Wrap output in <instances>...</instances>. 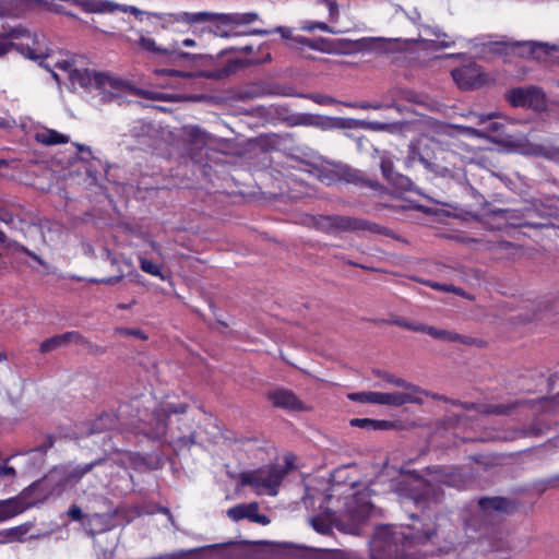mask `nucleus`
<instances>
[{"instance_id":"nucleus-61","label":"nucleus","mask_w":559,"mask_h":559,"mask_svg":"<svg viewBox=\"0 0 559 559\" xmlns=\"http://www.w3.org/2000/svg\"><path fill=\"white\" fill-rule=\"evenodd\" d=\"M558 483H559V475H557V476H555V477H552V478H550V479H548V480L546 481V484H547L548 486H550V487H555V486H557V484H558Z\"/></svg>"},{"instance_id":"nucleus-63","label":"nucleus","mask_w":559,"mask_h":559,"mask_svg":"<svg viewBox=\"0 0 559 559\" xmlns=\"http://www.w3.org/2000/svg\"><path fill=\"white\" fill-rule=\"evenodd\" d=\"M10 45L5 41H0V55H4L8 52Z\"/></svg>"},{"instance_id":"nucleus-46","label":"nucleus","mask_w":559,"mask_h":559,"mask_svg":"<svg viewBox=\"0 0 559 559\" xmlns=\"http://www.w3.org/2000/svg\"><path fill=\"white\" fill-rule=\"evenodd\" d=\"M345 105L350 108H360V109H380L383 107L382 104H380V103H368V102L345 103Z\"/></svg>"},{"instance_id":"nucleus-57","label":"nucleus","mask_w":559,"mask_h":559,"mask_svg":"<svg viewBox=\"0 0 559 559\" xmlns=\"http://www.w3.org/2000/svg\"><path fill=\"white\" fill-rule=\"evenodd\" d=\"M49 10L55 12V13H60V14H67V12L64 11L63 7L62 5H59V4H50L49 5ZM68 15H70V13H68ZM71 16H73V14H71Z\"/></svg>"},{"instance_id":"nucleus-21","label":"nucleus","mask_w":559,"mask_h":559,"mask_svg":"<svg viewBox=\"0 0 559 559\" xmlns=\"http://www.w3.org/2000/svg\"><path fill=\"white\" fill-rule=\"evenodd\" d=\"M518 47H520L521 55L526 57H532L534 59H543L546 56H548L551 51L557 50L556 45H550L545 41H522V43H515Z\"/></svg>"},{"instance_id":"nucleus-33","label":"nucleus","mask_w":559,"mask_h":559,"mask_svg":"<svg viewBox=\"0 0 559 559\" xmlns=\"http://www.w3.org/2000/svg\"><path fill=\"white\" fill-rule=\"evenodd\" d=\"M140 269L150 275L156 276L160 278L162 281H166L167 276L162 272V264H157L148 260L143 254H139L138 257Z\"/></svg>"},{"instance_id":"nucleus-47","label":"nucleus","mask_w":559,"mask_h":559,"mask_svg":"<svg viewBox=\"0 0 559 559\" xmlns=\"http://www.w3.org/2000/svg\"><path fill=\"white\" fill-rule=\"evenodd\" d=\"M16 475L15 469L8 464L0 465V483L3 479L14 478Z\"/></svg>"},{"instance_id":"nucleus-35","label":"nucleus","mask_w":559,"mask_h":559,"mask_svg":"<svg viewBox=\"0 0 559 559\" xmlns=\"http://www.w3.org/2000/svg\"><path fill=\"white\" fill-rule=\"evenodd\" d=\"M376 396H378V392H355L348 394V399L350 401L370 404L378 403V399Z\"/></svg>"},{"instance_id":"nucleus-53","label":"nucleus","mask_w":559,"mask_h":559,"mask_svg":"<svg viewBox=\"0 0 559 559\" xmlns=\"http://www.w3.org/2000/svg\"><path fill=\"white\" fill-rule=\"evenodd\" d=\"M311 523L317 532L326 533L330 530V527L319 519H312Z\"/></svg>"},{"instance_id":"nucleus-64","label":"nucleus","mask_w":559,"mask_h":559,"mask_svg":"<svg viewBox=\"0 0 559 559\" xmlns=\"http://www.w3.org/2000/svg\"><path fill=\"white\" fill-rule=\"evenodd\" d=\"M369 124L372 130H383L385 127L383 123L380 122H370Z\"/></svg>"},{"instance_id":"nucleus-23","label":"nucleus","mask_w":559,"mask_h":559,"mask_svg":"<svg viewBox=\"0 0 559 559\" xmlns=\"http://www.w3.org/2000/svg\"><path fill=\"white\" fill-rule=\"evenodd\" d=\"M82 340V335L79 332L72 331L67 332L60 335H55L50 338L45 340L40 346L39 350L41 353H49L56 348L64 346L69 343L75 342L79 343Z\"/></svg>"},{"instance_id":"nucleus-16","label":"nucleus","mask_w":559,"mask_h":559,"mask_svg":"<svg viewBox=\"0 0 559 559\" xmlns=\"http://www.w3.org/2000/svg\"><path fill=\"white\" fill-rule=\"evenodd\" d=\"M421 395H428L427 391L412 392L404 390V392H378V396L376 397L378 399V405L401 407L406 404L421 405L424 403Z\"/></svg>"},{"instance_id":"nucleus-15","label":"nucleus","mask_w":559,"mask_h":559,"mask_svg":"<svg viewBox=\"0 0 559 559\" xmlns=\"http://www.w3.org/2000/svg\"><path fill=\"white\" fill-rule=\"evenodd\" d=\"M187 404L160 406L154 412V426L150 429L148 436L152 439H162L166 435L167 418L171 414H183L187 411Z\"/></svg>"},{"instance_id":"nucleus-30","label":"nucleus","mask_w":559,"mask_h":559,"mask_svg":"<svg viewBox=\"0 0 559 559\" xmlns=\"http://www.w3.org/2000/svg\"><path fill=\"white\" fill-rule=\"evenodd\" d=\"M377 376L382 378L385 382L393 384L397 388H401L405 391H412V392H424L420 386L413 384L403 378L396 377L390 372L386 371H377Z\"/></svg>"},{"instance_id":"nucleus-26","label":"nucleus","mask_w":559,"mask_h":559,"mask_svg":"<svg viewBox=\"0 0 559 559\" xmlns=\"http://www.w3.org/2000/svg\"><path fill=\"white\" fill-rule=\"evenodd\" d=\"M424 29V33L430 36L438 38L437 48L445 49L453 47L459 37H453L445 32L442 31L439 26H430V25H420Z\"/></svg>"},{"instance_id":"nucleus-8","label":"nucleus","mask_w":559,"mask_h":559,"mask_svg":"<svg viewBox=\"0 0 559 559\" xmlns=\"http://www.w3.org/2000/svg\"><path fill=\"white\" fill-rule=\"evenodd\" d=\"M313 226L326 234L373 230V227H376V225H371L365 219L344 215L316 216L313 217Z\"/></svg>"},{"instance_id":"nucleus-51","label":"nucleus","mask_w":559,"mask_h":559,"mask_svg":"<svg viewBox=\"0 0 559 559\" xmlns=\"http://www.w3.org/2000/svg\"><path fill=\"white\" fill-rule=\"evenodd\" d=\"M328 9L331 17H335L338 14V5L335 0H321Z\"/></svg>"},{"instance_id":"nucleus-1","label":"nucleus","mask_w":559,"mask_h":559,"mask_svg":"<svg viewBox=\"0 0 559 559\" xmlns=\"http://www.w3.org/2000/svg\"><path fill=\"white\" fill-rule=\"evenodd\" d=\"M440 485L452 486L450 475L441 469L436 471L431 480L414 479L405 484L401 489L402 504L408 509L411 504L419 510V513H412L411 519L420 523L407 526L379 525L369 543L371 559H408L409 550L416 545L430 539L436 533V527L428 512L435 510L440 498Z\"/></svg>"},{"instance_id":"nucleus-18","label":"nucleus","mask_w":559,"mask_h":559,"mask_svg":"<svg viewBox=\"0 0 559 559\" xmlns=\"http://www.w3.org/2000/svg\"><path fill=\"white\" fill-rule=\"evenodd\" d=\"M269 400L275 407L283 408L288 412L304 411L302 402L289 390L276 389L269 393Z\"/></svg>"},{"instance_id":"nucleus-27","label":"nucleus","mask_w":559,"mask_h":559,"mask_svg":"<svg viewBox=\"0 0 559 559\" xmlns=\"http://www.w3.org/2000/svg\"><path fill=\"white\" fill-rule=\"evenodd\" d=\"M35 140L44 145H57L69 142V136L53 129H41L35 133Z\"/></svg>"},{"instance_id":"nucleus-11","label":"nucleus","mask_w":559,"mask_h":559,"mask_svg":"<svg viewBox=\"0 0 559 559\" xmlns=\"http://www.w3.org/2000/svg\"><path fill=\"white\" fill-rule=\"evenodd\" d=\"M136 44L141 49H143L147 52L165 56L167 58V60L171 63H178L181 61L190 63V62H194L195 60H198L202 57L201 55H195V53H190V52H185V51L178 50L177 43L175 44V46L171 49L160 48L159 46H157L156 41L153 38L146 37L143 35L140 36Z\"/></svg>"},{"instance_id":"nucleus-56","label":"nucleus","mask_w":559,"mask_h":559,"mask_svg":"<svg viewBox=\"0 0 559 559\" xmlns=\"http://www.w3.org/2000/svg\"><path fill=\"white\" fill-rule=\"evenodd\" d=\"M13 123H14V120L9 119L7 117H0V129L11 128Z\"/></svg>"},{"instance_id":"nucleus-43","label":"nucleus","mask_w":559,"mask_h":559,"mask_svg":"<svg viewBox=\"0 0 559 559\" xmlns=\"http://www.w3.org/2000/svg\"><path fill=\"white\" fill-rule=\"evenodd\" d=\"M117 333L126 336H134L140 340H147V335L140 329L118 328Z\"/></svg>"},{"instance_id":"nucleus-19","label":"nucleus","mask_w":559,"mask_h":559,"mask_svg":"<svg viewBox=\"0 0 559 559\" xmlns=\"http://www.w3.org/2000/svg\"><path fill=\"white\" fill-rule=\"evenodd\" d=\"M479 514L484 519L491 518L495 512L507 513L511 509V501L503 497H484L478 500Z\"/></svg>"},{"instance_id":"nucleus-40","label":"nucleus","mask_w":559,"mask_h":559,"mask_svg":"<svg viewBox=\"0 0 559 559\" xmlns=\"http://www.w3.org/2000/svg\"><path fill=\"white\" fill-rule=\"evenodd\" d=\"M395 324L403 329H406V330H409L413 332H421V333L424 332V328H425V324H423V323L412 322L406 319H397V320H395Z\"/></svg>"},{"instance_id":"nucleus-28","label":"nucleus","mask_w":559,"mask_h":559,"mask_svg":"<svg viewBox=\"0 0 559 559\" xmlns=\"http://www.w3.org/2000/svg\"><path fill=\"white\" fill-rule=\"evenodd\" d=\"M154 73L157 76L168 78V83L173 86H177L180 80H190L194 78V73L190 71H180L171 68L156 69Z\"/></svg>"},{"instance_id":"nucleus-14","label":"nucleus","mask_w":559,"mask_h":559,"mask_svg":"<svg viewBox=\"0 0 559 559\" xmlns=\"http://www.w3.org/2000/svg\"><path fill=\"white\" fill-rule=\"evenodd\" d=\"M380 169L382 176L386 179V181L401 191H412L413 190V181L407 177L394 170V160L393 157L383 153L380 158Z\"/></svg>"},{"instance_id":"nucleus-59","label":"nucleus","mask_w":559,"mask_h":559,"mask_svg":"<svg viewBox=\"0 0 559 559\" xmlns=\"http://www.w3.org/2000/svg\"><path fill=\"white\" fill-rule=\"evenodd\" d=\"M0 221L5 224H11L13 222V215L10 213H4L0 216Z\"/></svg>"},{"instance_id":"nucleus-44","label":"nucleus","mask_w":559,"mask_h":559,"mask_svg":"<svg viewBox=\"0 0 559 559\" xmlns=\"http://www.w3.org/2000/svg\"><path fill=\"white\" fill-rule=\"evenodd\" d=\"M545 432V429L542 428L537 423L532 424L527 428L521 430V437H530V436H542Z\"/></svg>"},{"instance_id":"nucleus-34","label":"nucleus","mask_w":559,"mask_h":559,"mask_svg":"<svg viewBox=\"0 0 559 559\" xmlns=\"http://www.w3.org/2000/svg\"><path fill=\"white\" fill-rule=\"evenodd\" d=\"M109 460V457H107ZM112 463V468H105L104 466H95L97 468V472L95 476L98 478V481L102 486H107L110 483V478L114 475L117 466H120L116 461L110 459Z\"/></svg>"},{"instance_id":"nucleus-24","label":"nucleus","mask_w":559,"mask_h":559,"mask_svg":"<svg viewBox=\"0 0 559 559\" xmlns=\"http://www.w3.org/2000/svg\"><path fill=\"white\" fill-rule=\"evenodd\" d=\"M118 418L112 413H104L93 421L86 424V435L100 433L106 430H111L117 426Z\"/></svg>"},{"instance_id":"nucleus-41","label":"nucleus","mask_w":559,"mask_h":559,"mask_svg":"<svg viewBox=\"0 0 559 559\" xmlns=\"http://www.w3.org/2000/svg\"><path fill=\"white\" fill-rule=\"evenodd\" d=\"M439 290L443 292V293H453V294L459 295L461 297L471 299V296L464 289H462L460 287H456V286H454L452 284L440 283Z\"/></svg>"},{"instance_id":"nucleus-31","label":"nucleus","mask_w":559,"mask_h":559,"mask_svg":"<svg viewBox=\"0 0 559 559\" xmlns=\"http://www.w3.org/2000/svg\"><path fill=\"white\" fill-rule=\"evenodd\" d=\"M350 425L368 430H384L392 426L390 421L370 418H354L350 420Z\"/></svg>"},{"instance_id":"nucleus-10","label":"nucleus","mask_w":559,"mask_h":559,"mask_svg":"<svg viewBox=\"0 0 559 559\" xmlns=\"http://www.w3.org/2000/svg\"><path fill=\"white\" fill-rule=\"evenodd\" d=\"M428 395L432 397L433 400L449 402L454 406H460L463 411V413L459 414L460 417H464L466 419H475L476 415H501L507 414L509 408L504 405H490V404H476V403H468V402H461L457 400H450L443 395L429 393ZM425 395H421L424 399Z\"/></svg>"},{"instance_id":"nucleus-20","label":"nucleus","mask_w":559,"mask_h":559,"mask_svg":"<svg viewBox=\"0 0 559 559\" xmlns=\"http://www.w3.org/2000/svg\"><path fill=\"white\" fill-rule=\"evenodd\" d=\"M273 33H280L282 38H284V39H293L295 43H297L299 45H302V46H306V47H309L311 49H314V50L319 49L318 45L316 43H313L311 39L307 38V37H304V36L293 37L292 36V29L288 28V27H285V26H277V27H275L273 29L252 28V29H249L248 32H246L245 34L246 35L265 36V35H270V34H273Z\"/></svg>"},{"instance_id":"nucleus-39","label":"nucleus","mask_w":559,"mask_h":559,"mask_svg":"<svg viewBox=\"0 0 559 559\" xmlns=\"http://www.w3.org/2000/svg\"><path fill=\"white\" fill-rule=\"evenodd\" d=\"M301 29L306 32H313L316 29H320L325 33H336L324 22H307L301 26Z\"/></svg>"},{"instance_id":"nucleus-50","label":"nucleus","mask_w":559,"mask_h":559,"mask_svg":"<svg viewBox=\"0 0 559 559\" xmlns=\"http://www.w3.org/2000/svg\"><path fill=\"white\" fill-rule=\"evenodd\" d=\"M14 246V248L21 250L22 252L26 253L31 258H33L38 263L43 264L41 259L35 254L34 252L29 251L26 247L19 245L17 242L9 243L8 247Z\"/></svg>"},{"instance_id":"nucleus-3","label":"nucleus","mask_w":559,"mask_h":559,"mask_svg":"<svg viewBox=\"0 0 559 559\" xmlns=\"http://www.w3.org/2000/svg\"><path fill=\"white\" fill-rule=\"evenodd\" d=\"M416 162H419L435 177L450 179L460 178L465 166L462 155L432 140L427 143L421 141L409 143L405 167L412 168Z\"/></svg>"},{"instance_id":"nucleus-52","label":"nucleus","mask_w":559,"mask_h":559,"mask_svg":"<svg viewBox=\"0 0 559 559\" xmlns=\"http://www.w3.org/2000/svg\"><path fill=\"white\" fill-rule=\"evenodd\" d=\"M194 443V440H193V437L192 436H189V437H180L178 438L176 441H175V448L177 449H181V448H185V447H189L191 444Z\"/></svg>"},{"instance_id":"nucleus-42","label":"nucleus","mask_w":559,"mask_h":559,"mask_svg":"<svg viewBox=\"0 0 559 559\" xmlns=\"http://www.w3.org/2000/svg\"><path fill=\"white\" fill-rule=\"evenodd\" d=\"M439 290L443 292V293H453V294L459 295L461 297L471 299V296L464 289H462L460 287H456V286H454L452 284L440 283Z\"/></svg>"},{"instance_id":"nucleus-22","label":"nucleus","mask_w":559,"mask_h":559,"mask_svg":"<svg viewBox=\"0 0 559 559\" xmlns=\"http://www.w3.org/2000/svg\"><path fill=\"white\" fill-rule=\"evenodd\" d=\"M95 466H104L105 468H112V463L108 459H98L91 463L78 465L64 476V484L79 483L87 473L92 472L95 468Z\"/></svg>"},{"instance_id":"nucleus-13","label":"nucleus","mask_w":559,"mask_h":559,"mask_svg":"<svg viewBox=\"0 0 559 559\" xmlns=\"http://www.w3.org/2000/svg\"><path fill=\"white\" fill-rule=\"evenodd\" d=\"M453 80L461 90H472L481 86L486 82V75L476 64L464 66L452 70Z\"/></svg>"},{"instance_id":"nucleus-17","label":"nucleus","mask_w":559,"mask_h":559,"mask_svg":"<svg viewBox=\"0 0 559 559\" xmlns=\"http://www.w3.org/2000/svg\"><path fill=\"white\" fill-rule=\"evenodd\" d=\"M259 506L257 502L251 503H242L235 506L227 511V515L233 521H240L242 519H248L252 522L266 525L270 523V520L264 514H259Z\"/></svg>"},{"instance_id":"nucleus-45","label":"nucleus","mask_w":559,"mask_h":559,"mask_svg":"<svg viewBox=\"0 0 559 559\" xmlns=\"http://www.w3.org/2000/svg\"><path fill=\"white\" fill-rule=\"evenodd\" d=\"M313 123H317L314 115L304 114V115H299L294 118L295 126H312L313 127Z\"/></svg>"},{"instance_id":"nucleus-62","label":"nucleus","mask_w":559,"mask_h":559,"mask_svg":"<svg viewBox=\"0 0 559 559\" xmlns=\"http://www.w3.org/2000/svg\"><path fill=\"white\" fill-rule=\"evenodd\" d=\"M75 146H76V148H78V151H79V152H87L88 154H91V153H92V151H91V147H90V146H85V145H83V144H79V143H76V144H75Z\"/></svg>"},{"instance_id":"nucleus-54","label":"nucleus","mask_w":559,"mask_h":559,"mask_svg":"<svg viewBox=\"0 0 559 559\" xmlns=\"http://www.w3.org/2000/svg\"><path fill=\"white\" fill-rule=\"evenodd\" d=\"M121 278H122V276H121V275H118V276H109V277L100 278V280H99V283H100V284L112 285V284H116V283H118L119 281H121Z\"/></svg>"},{"instance_id":"nucleus-6","label":"nucleus","mask_w":559,"mask_h":559,"mask_svg":"<svg viewBox=\"0 0 559 559\" xmlns=\"http://www.w3.org/2000/svg\"><path fill=\"white\" fill-rule=\"evenodd\" d=\"M318 179L326 186L344 181L346 183H354L361 187L366 186L372 189L379 187L376 180L367 179L360 170L343 164H328L321 167L318 170Z\"/></svg>"},{"instance_id":"nucleus-37","label":"nucleus","mask_w":559,"mask_h":559,"mask_svg":"<svg viewBox=\"0 0 559 559\" xmlns=\"http://www.w3.org/2000/svg\"><path fill=\"white\" fill-rule=\"evenodd\" d=\"M542 405L545 413L559 415V392L551 397L544 399Z\"/></svg>"},{"instance_id":"nucleus-55","label":"nucleus","mask_w":559,"mask_h":559,"mask_svg":"<svg viewBox=\"0 0 559 559\" xmlns=\"http://www.w3.org/2000/svg\"><path fill=\"white\" fill-rule=\"evenodd\" d=\"M409 19L414 24L418 25L419 31L424 32V29L420 27L421 24L419 23L421 16L417 10H414L412 12V14L409 15Z\"/></svg>"},{"instance_id":"nucleus-32","label":"nucleus","mask_w":559,"mask_h":559,"mask_svg":"<svg viewBox=\"0 0 559 559\" xmlns=\"http://www.w3.org/2000/svg\"><path fill=\"white\" fill-rule=\"evenodd\" d=\"M104 2L110 4L108 7L110 10L103 11V13H115L117 11H121L123 13L133 14L138 19H141V16L144 15V14H146L150 17L157 19L156 16H154V14H153L154 12H143L140 9H138L136 7H134V5H123V4H119V3H116V2L110 1V0H104Z\"/></svg>"},{"instance_id":"nucleus-49","label":"nucleus","mask_w":559,"mask_h":559,"mask_svg":"<svg viewBox=\"0 0 559 559\" xmlns=\"http://www.w3.org/2000/svg\"><path fill=\"white\" fill-rule=\"evenodd\" d=\"M488 213L493 216H499L506 221H509L510 218L513 217V211H511V210L492 209Z\"/></svg>"},{"instance_id":"nucleus-9","label":"nucleus","mask_w":559,"mask_h":559,"mask_svg":"<svg viewBox=\"0 0 559 559\" xmlns=\"http://www.w3.org/2000/svg\"><path fill=\"white\" fill-rule=\"evenodd\" d=\"M506 99L513 107L542 109L546 104L544 92L534 85L512 88L506 93Z\"/></svg>"},{"instance_id":"nucleus-29","label":"nucleus","mask_w":559,"mask_h":559,"mask_svg":"<svg viewBox=\"0 0 559 559\" xmlns=\"http://www.w3.org/2000/svg\"><path fill=\"white\" fill-rule=\"evenodd\" d=\"M423 333H426L436 340H441V341H445V342L465 343V338L455 332H452L449 330H443V329H437L435 326L427 325V324H425Z\"/></svg>"},{"instance_id":"nucleus-48","label":"nucleus","mask_w":559,"mask_h":559,"mask_svg":"<svg viewBox=\"0 0 559 559\" xmlns=\"http://www.w3.org/2000/svg\"><path fill=\"white\" fill-rule=\"evenodd\" d=\"M316 122L317 123H313V127H318L322 130H326L333 127L332 119L328 117L316 116Z\"/></svg>"},{"instance_id":"nucleus-38","label":"nucleus","mask_w":559,"mask_h":559,"mask_svg":"<svg viewBox=\"0 0 559 559\" xmlns=\"http://www.w3.org/2000/svg\"><path fill=\"white\" fill-rule=\"evenodd\" d=\"M306 97L321 106H330L338 103L335 98L325 94L312 93Z\"/></svg>"},{"instance_id":"nucleus-2","label":"nucleus","mask_w":559,"mask_h":559,"mask_svg":"<svg viewBox=\"0 0 559 559\" xmlns=\"http://www.w3.org/2000/svg\"><path fill=\"white\" fill-rule=\"evenodd\" d=\"M162 23V28L181 32L180 25L192 26L200 23L214 22L211 32L217 37L247 36L243 32H236L240 25H248L259 20L255 12L245 13H213L201 12H176V13H153ZM247 31H245L246 33Z\"/></svg>"},{"instance_id":"nucleus-36","label":"nucleus","mask_w":559,"mask_h":559,"mask_svg":"<svg viewBox=\"0 0 559 559\" xmlns=\"http://www.w3.org/2000/svg\"><path fill=\"white\" fill-rule=\"evenodd\" d=\"M68 515L71 518V520L81 522L82 526H84V527H86V525L90 524V522H91L90 515L85 514L82 511V509L76 504H72L69 508Z\"/></svg>"},{"instance_id":"nucleus-4","label":"nucleus","mask_w":559,"mask_h":559,"mask_svg":"<svg viewBox=\"0 0 559 559\" xmlns=\"http://www.w3.org/2000/svg\"><path fill=\"white\" fill-rule=\"evenodd\" d=\"M58 68L67 72L73 86H80L95 95L104 103L114 102L121 97L127 91H132L135 95L148 98L160 99L158 93L148 92L140 88H131L121 80L115 79L102 72L91 71L88 69H78L71 61L64 60L58 62Z\"/></svg>"},{"instance_id":"nucleus-25","label":"nucleus","mask_w":559,"mask_h":559,"mask_svg":"<svg viewBox=\"0 0 559 559\" xmlns=\"http://www.w3.org/2000/svg\"><path fill=\"white\" fill-rule=\"evenodd\" d=\"M25 510L24 502L19 498L0 500V522L7 521Z\"/></svg>"},{"instance_id":"nucleus-7","label":"nucleus","mask_w":559,"mask_h":559,"mask_svg":"<svg viewBox=\"0 0 559 559\" xmlns=\"http://www.w3.org/2000/svg\"><path fill=\"white\" fill-rule=\"evenodd\" d=\"M424 41L423 38L403 39L390 37H362L350 41L355 51L358 52H376L380 55H389L402 52L407 49L408 45Z\"/></svg>"},{"instance_id":"nucleus-5","label":"nucleus","mask_w":559,"mask_h":559,"mask_svg":"<svg viewBox=\"0 0 559 559\" xmlns=\"http://www.w3.org/2000/svg\"><path fill=\"white\" fill-rule=\"evenodd\" d=\"M295 456L285 455V464H272L240 474V484L251 487L258 495L276 496L288 472L294 468Z\"/></svg>"},{"instance_id":"nucleus-12","label":"nucleus","mask_w":559,"mask_h":559,"mask_svg":"<svg viewBox=\"0 0 559 559\" xmlns=\"http://www.w3.org/2000/svg\"><path fill=\"white\" fill-rule=\"evenodd\" d=\"M468 117L476 118V126L480 128L477 129L475 127H464L463 129L466 133L478 138L489 136L493 133H498L503 127L502 123L495 121L496 118L500 117L499 112L497 111H491L488 114L469 111Z\"/></svg>"},{"instance_id":"nucleus-60","label":"nucleus","mask_w":559,"mask_h":559,"mask_svg":"<svg viewBox=\"0 0 559 559\" xmlns=\"http://www.w3.org/2000/svg\"><path fill=\"white\" fill-rule=\"evenodd\" d=\"M181 45L185 47H194L197 45L194 39L186 38L181 41Z\"/></svg>"},{"instance_id":"nucleus-58","label":"nucleus","mask_w":559,"mask_h":559,"mask_svg":"<svg viewBox=\"0 0 559 559\" xmlns=\"http://www.w3.org/2000/svg\"><path fill=\"white\" fill-rule=\"evenodd\" d=\"M423 284L432 288V289H436V290H439V287H440V283L439 282H436V281H431V280H427V281H423Z\"/></svg>"}]
</instances>
